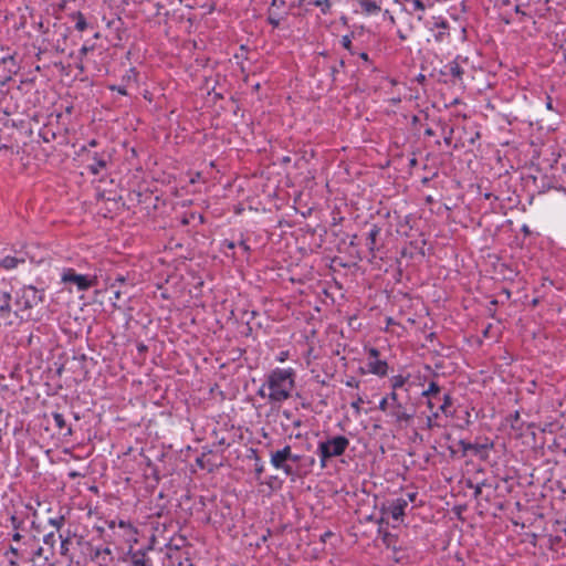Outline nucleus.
Listing matches in <instances>:
<instances>
[{
	"label": "nucleus",
	"instance_id": "1",
	"mask_svg": "<svg viewBox=\"0 0 566 566\" xmlns=\"http://www.w3.org/2000/svg\"><path fill=\"white\" fill-rule=\"evenodd\" d=\"M295 371L292 368H275L266 379V386L270 390L268 398L271 402H282L289 399L295 386Z\"/></svg>",
	"mask_w": 566,
	"mask_h": 566
},
{
	"label": "nucleus",
	"instance_id": "2",
	"mask_svg": "<svg viewBox=\"0 0 566 566\" xmlns=\"http://www.w3.org/2000/svg\"><path fill=\"white\" fill-rule=\"evenodd\" d=\"M44 290L33 285H23L14 292L13 314L20 319H31L32 310L44 302Z\"/></svg>",
	"mask_w": 566,
	"mask_h": 566
},
{
	"label": "nucleus",
	"instance_id": "3",
	"mask_svg": "<svg viewBox=\"0 0 566 566\" xmlns=\"http://www.w3.org/2000/svg\"><path fill=\"white\" fill-rule=\"evenodd\" d=\"M405 396L395 391L389 394L391 409L389 416L399 424L409 423L416 415L415 405L410 402L409 388L405 389Z\"/></svg>",
	"mask_w": 566,
	"mask_h": 566
},
{
	"label": "nucleus",
	"instance_id": "4",
	"mask_svg": "<svg viewBox=\"0 0 566 566\" xmlns=\"http://www.w3.org/2000/svg\"><path fill=\"white\" fill-rule=\"evenodd\" d=\"M349 443V439L340 434L319 441L316 453L319 457L321 469H325L331 459L343 455Z\"/></svg>",
	"mask_w": 566,
	"mask_h": 566
},
{
	"label": "nucleus",
	"instance_id": "5",
	"mask_svg": "<svg viewBox=\"0 0 566 566\" xmlns=\"http://www.w3.org/2000/svg\"><path fill=\"white\" fill-rule=\"evenodd\" d=\"M458 444L462 450V457L472 454L482 461L488 460L489 451L492 450L494 447L493 442H490L489 439H485V442L483 443H472L465 440H459Z\"/></svg>",
	"mask_w": 566,
	"mask_h": 566
},
{
	"label": "nucleus",
	"instance_id": "6",
	"mask_svg": "<svg viewBox=\"0 0 566 566\" xmlns=\"http://www.w3.org/2000/svg\"><path fill=\"white\" fill-rule=\"evenodd\" d=\"M62 282L75 284L78 291H87L95 285L96 279H92L84 274H77L73 269H67L62 274Z\"/></svg>",
	"mask_w": 566,
	"mask_h": 566
},
{
	"label": "nucleus",
	"instance_id": "7",
	"mask_svg": "<svg viewBox=\"0 0 566 566\" xmlns=\"http://www.w3.org/2000/svg\"><path fill=\"white\" fill-rule=\"evenodd\" d=\"M151 551V546L139 549L129 548L125 560L128 566H154L153 559L149 556Z\"/></svg>",
	"mask_w": 566,
	"mask_h": 566
},
{
	"label": "nucleus",
	"instance_id": "8",
	"mask_svg": "<svg viewBox=\"0 0 566 566\" xmlns=\"http://www.w3.org/2000/svg\"><path fill=\"white\" fill-rule=\"evenodd\" d=\"M380 233L381 228L378 224L373 223L366 237V245L373 258H376V253L384 248Z\"/></svg>",
	"mask_w": 566,
	"mask_h": 566
},
{
	"label": "nucleus",
	"instance_id": "9",
	"mask_svg": "<svg viewBox=\"0 0 566 566\" xmlns=\"http://www.w3.org/2000/svg\"><path fill=\"white\" fill-rule=\"evenodd\" d=\"M90 558L97 566H109L114 560L113 552L108 546H91Z\"/></svg>",
	"mask_w": 566,
	"mask_h": 566
},
{
	"label": "nucleus",
	"instance_id": "10",
	"mask_svg": "<svg viewBox=\"0 0 566 566\" xmlns=\"http://www.w3.org/2000/svg\"><path fill=\"white\" fill-rule=\"evenodd\" d=\"M408 506V501L403 497L395 499L390 502L388 507L382 506L381 512L388 513L395 521H399L405 516V510Z\"/></svg>",
	"mask_w": 566,
	"mask_h": 566
},
{
	"label": "nucleus",
	"instance_id": "11",
	"mask_svg": "<svg viewBox=\"0 0 566 566\" xmlns=\"http://www.w3.org/2000/svg\"><path fill=\"white\" fill-rule=\"evenodd\" d=\"M430 31L433 32V38L438 43L444 42L450 36V25L448 21L442 18H438L432 23Z\"/></svg>",
	"mask_w": 566,
	"mask_h": 566
},
{
	"label": "nucleus",
	"instance_id": "12",
	"mask_svg": "<svg viewBox=\"0 0 566 566\" xmlns=\"http://www.w3.org/2000/svg\"><path fill=\"white\" fill-rule=\"evenodd\" d=\"M93 163L87 166V170L96 176L107 167L109 156L106 153H94L92 155Z\"/></svg>",
	"mask_w": 566,
	"mask_h": 566
},
{
	"label": "nucleus",
	"instance_id": "13",
	"mask_svg": "<svg viewBox=\"0 0 566 566\" xmlns=\"http://www.w3.org/2000/svg\"><path fill=\"white\" fill-rule=\"evenodd\" d=\"M12 293L9 290L0 289V317L8 318L13 313Z\"/></svg>",
	"mask_w": 566,
	"mask_h": 566
},
{
	"label": "nucleus",
	"instance_id": "14",
	"mask_svg": "<svg viewBox=\"0 0 566 566\" xmlns=\"http://www.w3.org/2000/svg\"><path fill=\"white\" fill-rule=\"evenodd\" d=\"M54 426L57 428L59 433L63 437H70L73 433L72 427L66 422L64 416L60 412L51 413Z\"/></svg>",
	"mask_w": 566,
	"mask_h": 566
},
{
	"label": "nucleus",
	"instance_id": "15",
	"mask_svg": "<svg viewBox=\"0 0 566 566\" xmlns=\"http://www.w3.org/2000/svg\"><path fill=\"white\" fill-rule=\"evenodd\" d=\"M291 458V446L286 444L283 449L272 452L271 464L274 468H281Z\"/></svg>",
	"mask_w": 566,
	"mask_h": 566
},
{
	"label": "nucleus",
	"instance_id": "16",
	"mask_svg": "<svg viewBox=\"0 0 566 566\" xmlns=\"http://www.w3.org/2000/svg\"><path fill=\"white\" fill-rule=\"evenodd\" d=\"M366 366H367L368 373H370L373 375H376L379 377H385L388 374L389 367H388V364L386 360H380V359L368 360Z\"/></svg>",
	"mask_w": 566,
	"mask_h": 566
},
{
	"label": "nucleus",
	"instance_id": "17",
	"mask_svg": "<svg viewBox=\"0 0 566 566\" xmlns=\"http://www.w3.org/2000/svg\"><path fill=\"white\" fill-rule=\"evenodd\" d=\"M15 56H17L15 52L13 54H10V53L0 54V64H3V65L9 64L8 73H10V74H18V72L20 71V65L17 62Z\"/></svg>",
	"mask_w": 566,
	"mask_h": 566
},
{
	"label": "nucleus",
	"instance_id": "18",
	"mask_svg": "<svg viewBox=\"0 0 566 566\" xmlns=\"http://www.w3.org/2000/svg\"><path fill=\"white\" fill-rule=\"evenodd\" d=\"M410 8L406 9L409 14L417 13V20L421 21L423 19V13L426 11V4L421 0H406Z\"/></svg>",
	"mask_w": 566,
	"mask_h": 566
},
{
	"label": "nucleus",
	"instance_id": "19",
	"mask_svg": "<svg viewBox=\"0 0 566 566\" xmlns=\"http://www.w3.org/2000/svg\"><path fill=\"white\" fill-rule=\"evenodd\" d=\"M448 71H441L442 75L450 74L454 80L461 81L464 74V70L460 66V64L455 61L450 62L446 65Z\"/></svg>",
	"mask_w": 566,
	"mask_h": 566
},
{
	"label": "nucleus",
	"instance_id": "20",
	"mask_svg": "<svg viewBox=\"0 0 566 566\" xmlns=\"http://www.w3.org/2000/svg\"><path fill=\"white\" fill-rule=\"evenodd\" d=\"M3 556L8 558L9 566H17L19 564V558H22V554L13 545L8 547V549L3 553Z\"/></svg>",
	"mask_w": 566,
	"mask_h": 566
},
{
	"label": "nucleus",
	"instance_id": "21",
	"mask_svg": "<svg viewBox=\"0 0 566 566\" xmlns=\"http://www.w3.org/2000/svg\"><path fill=\"white\" fill-rule=\"evenodd\" d=\"M408 380H409V376H402V375L394 376L390 379L391 391H395V392H399L398 390L405 391L406 388H409L408 386H406L408 384Z\"/></svg>",
	"mask_w": 566,
	"mask_h": 566
},
{
	"label": "nucleus",
	"instance_id": "22",
	"mask_svg": "<svg viewBox=\"0 0 566 566\" xmlns=\"http://www.w3.org/2000/svg\"><path fill=\"white\" fill-rule=\"evenodd\" d=\"M22 263H24V259L23 258L19 259V258H15V256L8 255V256L3 258L0 261V266H2L6 270H12V269H15L19 264H22Z\"/></svg>",
	"mask_w": 566,
	"mask_h": 566
},
{
	"label": "nucleus",
	"instance_id": "23",
	"mask_svg": "<svg viewBox=\"0 0 566 566\" xmlns=\"http://www.w3.org/2000/svg\"><path fill=\"white\" fill-rule=\"evenodd\" d=\"M71 18L75 21V29L80 32L88 28L85 15L81 11L73 12Z\"/></svg>",
	"mask_w": 566,
	"mask_h": 566
},
{
	"label": "nucleus",
	"instance_id": "24",
	"mask_svg": "<svg viewBox=\"0 0 566 566\" xmlns=\"http://www.w3.org/2000/svg\"><path fill=\"white\" fill-rule=\"evenodd\" d=\"M237 244L235 242L231 241V240H223L220 244V251L226 255V256H231L233 260H235V253L232 252L231 254L228 253L227 250H230V251H233L235 249Z\"/></svg>",
	"mask_w": 566,
	"mask_h": 566
},
{
	"label": "nucleus",
	"instance_id": "25",
	"mask_svg": "<svg viewBox=\"0 0 566 566\" xmlns=\"http://www.w3.org/2000/svg\"><path fill=\"white\" fill-rule=\"evenodd\" d=\"M251 452H252V458L255 461V463H254L255 475H256V479L259 480L260 475L264 472V464H263L261 458L258 455L256 450L251 449Z\"/></svg>",
	"mask_w": 566,
	"mask_h": 566
},
{
	"label": "nucleus",
	"instance_id": "26",
	"mask_svg": "<svg viewBox=\"0 0 566 566\" xmlns=\"http://www.w3.org/2000/svg\"><path fill=\"white\" fill-rule=\"evenodd\" d=\"M276 470H282L286 476H295V475H301V470H302V464H300L297 467V469H294L291 464H289L287 462H285L283 464V467L281 468H275Z\"/></svg>",
	"mask_w": 566,
	"mask_h": 566
},
{
	"label": "nucleus",
	"instance_id": "27",
	"mask_svg": "<svg viewBox=\"0 0 566 566\" xmlns=\"http://www.w3.org/2000/svg\"><path fill=\"white\" fill-rule=\"evenodd\" d=\"M311 3H313L315 7H318L323 14L329 13L332 8L331 0H311Z\"/></svg>",
	"mask_w": 566,
	"mask_h": 566
},
{
	"label": "nucleus",
	"instance_id": "28",
	"mask_svg": "<svg viewBox=\"0 0 566 566\" xmlns=\"http://www.w3.org/2000/svg\"><path fill=\"white\" fill-rule=\"evenodd\" d=\"M379 533L382 534L381 536V541L382 543L387 546V547H390L391 545H394L396 542H397V535H394L391 534L390 532L388 531H381L379 528Z\"/></svg>",
	"mask_w": 566,
	"mask_h": 566
},
{
	"label": "nucleus",
	"instance_id": "29",
	"mask_svg": "<svg viewBox=\"0 0 566 566\" xmlns=\"http://www.w3.org/2000/svg\"><path fill=\"white\" fill-rule=\"evenodd\" d=\"M453 132V127L447 125L442 126L441 133L443 135V142L448 146H450L452 143Z\"/></svg>",
	"mask_w": 566,
	"mask_h": 566
},
{
	"label": "nucleus",
	"instance_id": "30",
	"mask_svg": "<svg viewBox=\"0 0 566 566\" xmlns=\"http://www.w3.org/2000/svg\"><path fill=\"white\" fill-rule=\"evenodd\" d=\"M441 388L436 381H431L427 390L422 392L423 397H434L440 392Z\"/></svg>",
	"mask_w": 566,
	"mask_h": 566
},
{
	"label": "nucleus",
	"instance_id": "31",
	"mask_svg": "<svg viewBox=\"0 0 566 566\" xmlns=\"http://www.w3.org/2000/svg\"><path fill=\"white\" fill-rule=\"evenodd\" d=\"M452 406V397L450 396V394H446L443 396V401H442V405L439 407V410L444 413V415H449L450 411H449V408Z\"/></svg>",
	"mask_w": 566,
	"mask_h": 566
},
{
	"label": "nucleus",
	"instance_id": "32",
	"mask_svg": "<svg viewBox=\"0 0 566 566\" xmlns=\"http://www.w3.org/2000/svg\"><path fill=\"white\" fill-rule=\"evenodd\" d=\"M486 485V481H482L481 483L473 484L471 481L467 482V486L469 489H473V495L475 499L481 496L482 494V486Z\"/></svg>",
	"mask_w": 566,
	"mask_h": 566
},
{
	"label": "nucleus",
	"instance_id": "33",
	"mask_svg": "<svg viewBox=\"0 0 566 566\" xmlns=\"http://www.w3.org/2000/svg\"><path fill=\"white\" fill-rule=\"evenodd\" d=\"M10 523L14 531H19L23 528L24 521L13 514L10 516Z\"/></svg>",
	"mask_w": 566,
	"mask_h": 566
},
{
	"label": "nucleus",
	"instance_id": "34",
	"mask_svg": "<svg viewBox=\"0 0 566 566\" xmlns=\"http://www.w3.org/2000/svg\"><path fill=\"white\" fill-rule=\"evenodd\" d=\"M65 523L64 515H60L57 517L49 518V524L60 530Z\"/></svg>",
	"mask_w": 566,
	"mask_h": 566
},
{
	"label": "nucleus",
	"instance_id": "35",
	"mask_svg": "<svg viewBox=\"0 0 566 566\" xmlns=\"http://www.w3.org/2000/svg\"><path fill=\"white\" fill-rule=\"evenodd\" d=\"M342 45L344 49L348 50L350 52V54H355L356 52L353 50V45H352V35H344L342 38Z\"/></svg>",
	"mask_w": 566,
	"mask_h": 566
},
{
	"label": "nucleus",
	"instance_id": "36",
	"mask_svg": "<svg viewBox=\"0 0 566 566\" xmlns=\"http://www.w3.org/2000/svg\"><path fill=\"white\" fill-rule=\"evenodd\" d=\"M43 543H44L45 545H49V546H51V547H54V545H55V535H54V533H53V532H51V533H49V534L44 535V537H43Z\"/></svg>",
	"mask_w": 566,
	"mask_h": 566
},
{
	"label": "nucleus",
	"instance_id": "37",
	"mask_svg": "<svg viewBox=\"0 0 566 566\" xmlns=\"http://www.w3.org/2000/svg\"><path fill=\"white\" fill-rule=\"evenodd\" d=\"M388 408H390L389 395L387 397H384L378 405V409L381 411H386Z\"/></svg>",
	"mask_w": 566,
	"mask_h": 566
},
{
	"label": "nucleus",
	"instance_id": "38",
	"mask_svg": "<svg viewBox=\"0 0 566 566\" xmlns=\"http://www.w3.org/2000/svg\"><path fill=\"white\" fill-rule=\"evenodd\" d=\"M93 50H94V45H91V46H88V45H83V46L80 49V52H78V59H80V61H82V60H83V57H84L88 52H91V51H93Z\"/></svg>",
	"mask_w": 566,
	"mask_h": 566
},
{
	"label": "nucleus",
	"instance_id": "39",
	"mask_svg": "<svg viewBox=\"0 0 566 566\" xmlns=\"http://www.w3.org/2000/svg\"><path fill=\"white\" fill-rule=\"evenodd\" d=\"M367 353L368 360L379 359L380 352L377 348L370 347Z\"/></svg>",
	"mask_w": 566,
	"mask_h": 566
},
{
	"label": "nucleus",
	"instance_id": "40",
	"mask_svg": "<svg viewBox=\"0 0 566 566\" xmlns=\"http://www.w3.org/2000/svg\"><path fill=\"white\" fill-rule=\"evenodd\" d=\"M364 402L360 396L357 397L355 401L350 403V407L356 411L357 415L360 413V405Z\"/></svg>",
	"mask_w": 566,
	"mask_h": 566
},
{
	"label": "nucleus",
	"instance_id": "41",
	"mask_svg": "<svg viewBox=\"0 0 566 566\" xmlns=\"http://www.w3.org/2000/svg\"><path fill=\"white\" fill-rule=\"evenodd\" d=\"M239 248H240V249L242 250V252H243V253H245L247 255H249V254H250V252H251V248H250V245L247 243V241H245V240H241V241L239 242Z\"/></svg>",
	"mask_w": 566,
	"mask_h": 566
},
{
	"label": "nucleus",
	"instance_id": "42",
	"mask_svg": "<svg viewBox=\"0 0 566 566\" xmlns=\"http://www.w3.org/2000/svg\"><path fill=\"white\" fill-rule=\"evenodd\" d=\"M70 538H63L61 542V554L66 555L69 551Z\"/></svg>",
	"mask_w": 566,
	"mask_h": 566
},
{
	"label": "nucleus",
	"instance_id": "43",
	"mask_svg": "<svg viewBox=\"0 0 566 566\" xmlns=\"http://www.w3.org/2000/svg\"><path fill=\"white\" fill-rule=\"evenodd\" d=\"M109 90L111 91H116L119 94L125 95V96L128 94L126 88L124 86H119V85H111Z\"/></svg>",
	"mask_w": 566,
	"mask_h": 566
},
{
	"label": "nucleus",
	"instance_id": "44",
	"mask_svg": "<svg viewBox=\"0 0 566 566\" xmlns=\"http://www.w3.org/2000/svg\"><path fill=\"white\" fill-rule=\"evenodd\" d=\"M384 18L387 19L389 21L390 24H396V19L395 17L390 13L389 10H385L384 12Z\"/></svg>",
	"mask_w": 566,
	"mask_h": 566
},
{
	"label": "nucleus",
	"instance_id": "45",
	"mask_svg": "<svg viewBox=\"0 0 566 566\" xmlns=\"http://www.w3.org/2000/svg\"><path fill=\"white\" fill-rule=\"evenodd\" d=\"M43 554V548L40 546L34 552L31 558L28 559V562H33L35 557H41Z\"/></svg>",
	"mask_w": 566,
	"mask_h": 566
},
{
	"label": "nucleus",
	"instance_id": "46",
	"mask_svg": "<svg viewBox=\"0 0 566 566\" xmlns=\"http://www.w3.org/2000/svg\"><path fill=\"white\" fill-rule=\"evenodd\" d=\"M346 386L358 388L359 381L356 378L352 377L346 381Z\"/></svg>",
	"mask_w": 566,
	"mask_h": 566
},
{
	"label": "nucleus",
	"instance_id": "47",
	"mask_svg": "<svg viewBox=\"0 0 566 566\" xmlns=\"http://www.w3.org/2000/svg\"><path fill=\"white\" fill-rule=\"evenodd\" d=\"M339 72V69L337 65H333L331 66V76H332V81L335 82L336 81V74Z\"/></svg>",
	"mask_w": 566,
	"mask_h": 566
},
{
	"label": "nucleus",
	"instance_id": "48",
	"mask_svg": "<svg viewBox=\"0 0 566 566\" xmlns=\"http://www.w3.org/2000/svg\"><path fill=\"white\" fill-rule=\"evenodd\" d=\"M268 22L273 25L274 28H277L280 25V20L275 19L271 15L268 17Z\"/></svg>",
	"mask_w": 566,
	"mask_h": 566
},
{
	"label": "nucleus",
	"instance_id": "49",
	"mask_svg": "<svg viewBox=\"0 0 566 566\" xmlns=\"http://www.w3.org/2000/svg\"><path fill=\"white\" fill-rule=\"evenodd\" d=\"M314 464H315V459L313 457H308L307 459H305V463L302 464V468L303 467L312 468Z\"/></svg>",
	"mask_w": 566,
	"mask_h": 566
},
{
	"label": "nucleus",
	"instance_id": "50",
	"mask_svg": "<svg viewBox=\"0 0 566 566\" xmlns=\"http://www.w3.org/2000/svg\"><path fill=\"white\" fill-rule=\"evenodd\" d=\"M97 145H98V142L93 138V139L88 140L87 146L82 147V151L86 150L87 147L93 148V147H96Z\"/></svg>",
	"mask_w": 566,
	"mask_h": 566
},
{
	"label": "nucleus",
	"instance_id": "51",
	"mask_svg": "<svg viewBox=\"0 0 566 566\" xmlns=\"http://www.w3.org/2000/svg\"><path fill=\"white\" fill-rule=\"evenodd\" d=\"M515 13L520 14L521 17H527V13L522 10V7L520 4H516L514 7Z\"/></svg>",
	"mask_w": 566,
	"mask_h": 566
},
{
	"label": "nucleus",
	"instance_id": "52",
	"mask_svg": "<svg viewBox=\"0 0 566 566\" xmlns=\"http://www.w3.org/2000/svg\"><path fill=\"white\" fill-rule=\"evenodd\" d=\"M122 292L119 290L114 291V300L119 301L120 300ZM114 307H120L116 304V302L113 303Z\"/></svg>",
	"mask_w": 566,
	"mask_h": 566
},
{
	"label": "nucleus",
	"instance_id": "53",
	"mask_svg": "<svg viewBox=\"0 0 566 566\" xmlns=\"http://www.w3.org/2000/svg\"><path fill=\"white\" fill-rule=\"evenodd\" d=\"M302 455L300 454H294L291 452V458H289V461H292V462H301L302 461Z\"/></svg>",
	"mask_w": 566,
	"mask_h": 566
},
{
	"label": "nucleus",
	"instance_id": "54",
	"mask_svg": "<svg viewBox=\"0 0 566 566\" xmlns=\"http://www.w3.org/2000/svg\"><path fill=\"white\" fill-rule=\"evenodd\" d=\"M434 426H436V423L433 422L432 417H430V416L427 417L426 427L428 429H432Z\"/></svg>",
	"mask_w": 566,
	"mask_h": 566
},
{
	"label": "nucleus",
	"instance_id": "55",
	"mask_svg": "<svg viewBox=\"0 0 566 566\" xmlns=\"http://www.w3.org/2000/svg\"><path fill=\"white\" fill-rule=\"evenodd\" d=\"M118 526H119L120 528H132L130 523H129V522H126V521H123V520H120V521L118 522Z\"/></svg>",
	"mask_w": 566,
	"mask_h": 566
},
{
	"label": "nucleus",
	"instance_id": "56",
	"mask_svg": "<svg viewBox=\"0 0 566 566\" xmlns=\"http://www.w3.org/2000/svg\"><path fill=\"white\" fill-rule=\"evenodd\" d=\"M546 108L549 109V111H553L554 107H553V99L549 95H547L546 97Z\"/></svg>",
	"mask_w": 566,
	"mask_h": 566
},
{
	"label": "nucleus",
	"instance_id": "57",
	"mask_svg": "<svg viewBox=\"0 0 566 566\" xmlns=\"http://www.w3.org/2000/svg\"><path fill=\"white\" fill-rule=\"evenodd\" d=\"M21 538H22V535L19 533V531H15V532L12 534V539H13L14 542H19V541H21Z\"/></svg>",
	"mask_w": 566,
	"mask_h": 566
},
{
	"label": "nucleus",
	"instance_id": "58",
	"mask_svg": "<svg viewBox=\"0 0 566 566\" xmlns=\"http://www.w3.org/2000/svg\"><path fill=\"white\" fill-rule=\"evenodd\" d=\"M416 497H417V493L412 492V493H408L407 494V499L406 500L409 503V502H413L416 500Z\"/></svg>",
	"mask_w": 566,
	"mask_h": 566
},
{
	"label": "nucleus",
	"instance_id": "59",
	"mask_svg": "<svg viewBox=\"0 0 566 566\" xmlns=\"http://www.w3.org/2000/svg\"><path fill=\"white\" fill-rule=\"evenodd\" d=\"M292 424L294 428H298L303 424V421L300 418L293 419Z\"/></svg>",
	"mask_w": 566,
	"mask_h": 566
},
{
	"label": "nucleus",
	"instance_id": "60",
	"mask_svg": "<svg viewBox=\"0 0 566 566\" xmlns=\"http://www.w3.org/2000/svg\"><path fill=\"white\" fill-rule=\"evenodd\" d=\"M397 35H398V38H399L401 41H406V40H407V35H406L401 30H398V31H397Z\"/></svg>",
	"mask_w": 566,
	"mask_h": 566
},
{
	"label": "nucleus",
	"instance_id": "61",
	"mask_svg": "<svg viewBox=\"0 0 566 566\" xmlns=\"http://www.w3.org/2000/svg\"><path fill=\"white\" fill-rule=\"evenodd\" d=\"M417 165H418V160H417V158H416V157L410 158V160H409V166H410L411 168H413V167H416Z\"/></svg>",
	"mask_w": 566,
	"mask_h": 566
},
{
	"label": "nucleus",
	"instance_id": "62",
	"mask_svg": "<svg viewBox=\"0 0 566 566\" xmlns=\"http://www.w3.org/2000/svg\"><path fill=\"white\" fill-rule=\"evenodd\" d=\"M282 415L289 420L292 419V412L290 410H283Z\"/></svg>",
	"mask_w": 566,
	"mask_h": 566
},
{
	"label": "nucleus",
	"instance_id": "63",
	"mask_svg": "<svg viewBox=\"0 0 566 566\" xmlns=\"http://www.w3.org/2000/svg\"><path fill=\"white\" fill-rule=\"evenodd\" d=\"M258 395H259L260 397H262V398L268 397V395H266V394H265V391H264V386H263V387H261V388L258 390Z\"/></svg>",
	"mask_w": 566,
	"mask_h": 566
},
{
	"label": "nucleus",
	"instance_id": "64",
	"mask_svg": "<svg viewBox=\"0 0 566 566\" xmlns=\"http://www.w3.org/2000/svg\"><path fill=\"white\" fill-rule=\"evenodd\" d=\"M424 135H426V136H433V135H434V132H433V129H432V128H427V129L424 130Z\"/></svg>",
	"mask_w": 566,
	"mask_h": 566
}]
</instances>
